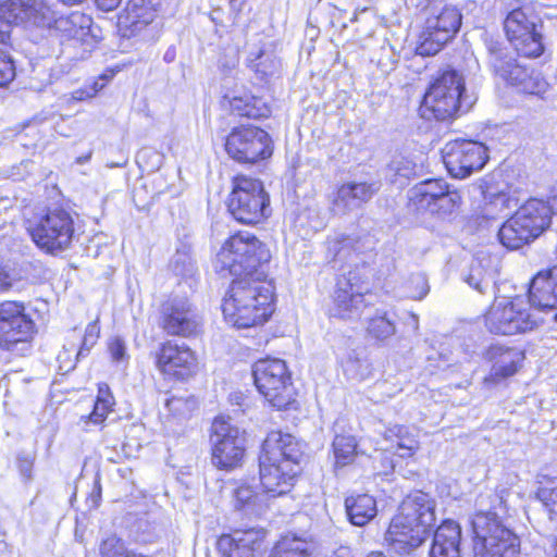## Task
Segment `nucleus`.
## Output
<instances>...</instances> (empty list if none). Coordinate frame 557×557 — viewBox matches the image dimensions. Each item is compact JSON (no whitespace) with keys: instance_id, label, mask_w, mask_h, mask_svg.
Listing matches in <instances>:
<instances>
[{"instance_id":"f257e3e1","label":"nucleus","mask_w":557,"mask_h":557,"mask_svg":"<svg viewBox=\"0 0 557 557\" xmlns=\"http://www.w3.org/2000/svg\"><path fill=\"white\" fill-rule=\"evenodd\" d=\"M301 446L290 434L271 432L259 456L260 483L273 497L286 494L300 471Z\"/></svg>"},{"instance_id":"f03ea898","label":"nucleus","mask_w":557,"mask_h":557,"mask_svg":"<svg viewBox=\"0 0 557 557\" xmlns=\"http://www.w3.org/2000/svg\"><path fill=\"white\" fill-rule=\"evenodd\" d=\"M435 500L421 491L404 498L386 532L395 552L410 554L425 541L435 524Z\"/></svg>"},{"instance_id":"7ed1b4c3","label":"nucleus","mask_w":557,"mask_h":557,"mask_svg":"<svg viewBox=\"0 0 557 557\" xmlns=\"http://www.w3.org/2000/svg\"><path fill=\"white\" fill-rule=\"evenodd\" d=\"M222 311L226 322L237 329L263 324L274 311L273 286L267 278H235Z\"/></svg>"},{"instance_id":"20e7f679","label":"nucleus","mask_w":557,"mask_h":557,"mask_svg":"<svg viewBox=\"0 0 557 557\" xmlns=\"http://www.w3.org/2000/svg\"><path fill=\"white\" fill-rule=\"evenodd\" d=\"M271 252L250 233L231 236L216 255L215 270L236 278H267Z\"/></svg>"},{"instance_id":"39448f33","label":"nucleus","mask_w":557,"mask_h":557,"mask_svg":"<svg viewBox=\"0 0 557 557\" xmlns=\"http://www.w3.org/2000/svg\"><path fill=\"white\" fill-rule=\"evenodd\" d=\"M556 213L547 201L529 199L499 228V243L508 249H518L537 238L550 224Z\"/></svg>"},{"instance_id":"423d86ee","label":"nucleus","mask_w":557,"mask_h":557,"mask_svg":"<svg viewBox=\"0 0 557 557\" xmlns=\"http://www.w3.org/2000/svg\"><path fill=\"white\" fill-rule=\"evenodd\" d=\"M510 287L506 283L495 284V299L490 308V332L515 335L532 331L537 325L528 300L521 296L500 295L502 289Z\"/></svg>"},{"instance_id":"0eeeda50","label":"nucleus","mask_w":557,"mask_h":557,"mask_svg":"<svg viewBox=\"0 0 557 557\" xmlns=\"http://www.w3.org/2000/svg\"><path fill=\"white\" fill-rule=\"evenodd\" d=\"M463 89V78L457 71L444 72L426 90L420 107L421 115L438 121L453 119L462 108Z\"/></svg>"},{"instance_id":"6e6552de","label":"nucleus","mask_w":557,"mask_h":557,"mask_svg":"<svg viewBox=\"0 0 557 557\" xmlns=\"http://www.w3.org/2000/svg\"><path fill=\"white\" fill-rule=\"evenodd\" d=\"M34 243L42 250L55 253L66 250L74 238V219L62 208L49 209L27 227Z\"/></svg>"},{"instance_id":"1a4fd4ad","label":"nucleus","mask_w":557,"mask_h":557,"mask_svg":"<svg viewBox=\"0 0 557 557\" xmlns=\"http://www.w3.org/2000/svg\"><path fill=\"white\" fill-rule=\"evenodd\" d=\"M252 374L258 391L273 407L286 409L295 400L294 387L284 360H258L253 364Z\"/></svg>"},{"instance_id":"9d476101","label":"nucleus","mask_w":557,"mask_h":557,"mask_svg":"<svg viewBox=\"0 0 557 557\" xmlns=\"http://www.w3.org/2000/svg\"><path fill=\"white\" fill-rule=\"evenodd\" d=\"M270 198L259 180L239 176L234 181L227 207L240 223L255 224L268 215Z\"/></svg>"},{"instance_id":"9b49d317","label":"nucleus","mask_w":557,"mask_h":557,"mask_svg":"<svg viewBox=\"0 0 557 557\" xmlns=\"http://www.w3.org/2000/svg\"><path fill=\"white\" fill-rule=\"evenodd\" d=\"M211 430L213 465L223 470L242 466L246 451V432L223 416L213 420Z\"/></svg>"},{"instance_id":"f8f14e48","label":"nucleus","mask_w":557,"mask_h":557,"mask_svg":"<svg viewBox=\"0 0 557 557\" xmlns=\"http://www.w3.org/2000/svg\"><path fill=\"white\" fill-rule=\"evenodd\" d=\"M54 12L46 0H5L0 2V44L10 40L12 24L51 27Z\"/></svg>"},{"instance_id":"ddd939ff","label":"nucleus","mask_w":557,"mask_h":557,"mask_svg":"<svg viewBox=\"0 0 557 557\" xmlns=\"http://www.w3.org/2000/svg\"><path fill=\"white\" fill-rule=\"evenodd\" d=\"M225 150L236 162L253 164L272 156V139L260 127L243 125L233 128L227 135Z\"/></svg>"},{"instance_id":"4468645a","label":"nucleus","mask_w":557,"mask_h":557,"mask_svg":"<svg viewBox=\"0 0 557 557\" xmlns=\"http://www.w3.org/2000/svg\"><path fill=\"white\" fill-rule=\"evenodd\" d=\"M458 191L448 190L441 180H426L409 190V203L418 212H430L438 218L450 215L460 205Z\"/></svg>"},{"instance_id":"2eb2a0df","label":"nucleus","mask_w":557,"mask_h":557,"mask_svg":"<svg viewBox=\"0 0 557 557\" xmlns=\"http://www.w3.org/2000/svg\"><path fill=\"white\" fill-rule=\"evenodd\" d=\"M159 326L169 335L189 338L197 336L202 320L187 297L174 296L160 308Z\"/></svg>"},{"instance_id":"dca6fc26","label":"nucleus","mask_w":557,"mask_h":557,"mask_svg":"<svg viewBox=\"0 0 557 557\" xmlns=\"http://www.w3.org/2000/svg\"><path fill=\"white\" fill-rule=\"evenodd\" d=\"M461 25V14L456 7L445 5L425 21L417 52L420 55H434L453 39Z\"/></svg>"},{"instance_id":"f3484780","label":"nucleus","mask_w":557,"mask_h":557,"mask_svg":"<svg viewBox=\"0 0 557 557\" xmlns=\"http://www.w3.org/2000/svg\"><path fill=\"white\" fill-rule=\"evenodd\" d=\"M443 162L456 178H466L481 170L487 161L486 147L478 141L455 139L442 149Z\"/></svg>"},{"instance_id":"a211bd4d","label":"nucleus","mask_w":557,"mask_h":557,"mask_svg":"<svg viewBox=\"0 0 557 557\" xmlns=\"http://www.w3.org/2000/svg\"><path fill=\"white\" fill-rule=\"evenodd\" d=\"M495 75L519 92L542 97L548 89V83L540 72L521 64L517 58L496 53L493 59Z\"/></svg>"},{"instance_id":"6ab92c4d","label":"nucleus","mask_w":557,"mask_h":557,"mask_svg":"<svg viewBox=\"0 0 557 557\" xmlns=\"http://www.w3.org/2000/svg\"><path fill=\"white\" fill-rule=\"evenodd\" d=\"M368 290V284L356 270L344 274L336 284L332 315L341 319L359 317L366 307L364 294Z\"/></svg>"},{"instance_id":"aec40b11","label":"nucleus","mask_w":557,"mask_h":557,"mask_svg":"<svg viewBox=\"0 0 557 557\" xmlns=\"http://www.w3.org/2000/svg\"><path fill=\"white\" fill-rule=\"evenodd\" d=\"M507 490H500L496 496L498 505L490 509V527L494 524L495 535H490V557H518V539L506 527L509 523L510 515L506 505ZM492 530L490 529V532Z\"/></svg>"},{"instance_id":"412c9836","label":"nucleus","mask_w":557,"mask_h":557,"mask_svg":"<svg viewBox=\"0 0 557 557\" xmlns=\"http://www.w3.org/2000/svg\"><path fill=\"white\" fill-rule=\"evenodd\" d=\"M504 28L508 40L519 53L528 58H537L543 53L542 35L522 10L511 11L504 22Z\"/></svg>"},{"instance_id":"4be33fe9","label":"nucleus","mask_w":557,"mask_h":557,"mask_svg":"<svg viewBox=\"0 0 557 557\" xmlns=\"http://www.w3.org/2000/svg\"><path fill=\"white\" fill-rule=\"evenodd\" d=\"M156 367L166 376L186 380L196 373L197 358L187 345L166 341L156 352Z\"/></svg>"},{"instance_id":"5701e85b","label":"nucleus","mask_w":557,"mask_h":557,"mask_svg":"<svg viewBox=\"0 0 557 557\" xmlns=\"http://www.w3.org/2000/svg\"><path fill=\"white\" fill-rule=\"evenodd\" d=\"M24 306L14 301L0 305V348L10 349L30 338L34 322L24 313Z\"/></svg>"},{"instance_id":"b1692460","label":"nucleus","mask_w":557,"mask_h":557,"mask_svg":"<svg viewBox=\"0 0 557 557\" xmlns=\"http://www.w3.org/2000/svg\"><path fill=\"white\" fill-rule=\"evenodd\" d=\"M379 186L368 182H347L337 187L330 198V211L345 216L362 208L377 193Z\"/></svg>"},{"instance_id":"393cba45","label":"nucleus","mask_w":557,"mask_h":557,"mask_svg":"<svg viewBox=\"0 0 557 557\" xmlns=\"http://www.w3.org/2000/svg\"><path fill=\"white\" fill-rule=\"evenodd\" d=\"M49 29L61 41L76 40L88 42L89 38H96L92 18L82 12L75 11L69 15L55 17Z\"/></svg>"},{"instance_id":"a878e982","label":"nucleus","mask_w":557,"mask_h":557,"mask_svg":"<svg viewBox=\"0 0 557 557\" xmlns=\"http://www.w3.org/2000/svg\"><path fill=\"white\" fill-rule=\"evenodd\" d=\"M262 539L263 532L260 530H236L232 534L222 535L218 541V548L226 557H255Z\"/></svg>"},{"instance_id":"bb28decb","label":"nucleus","mask_w":557,"mask_h":557,"mask_svg":"<svg viewBox=\"0 0 557 557\" xmlns=\"http://www.w3.org/2000/svg\"><path fill=\"white\" fill-rule=\"evenodd\" d=\"M528 302L543 310L557 307V265L534 275L529 287Z\"/></svg>"},{"instance_id":"cd10ccee","label":"nucleus","mask_w":557,"mask_h":557,"mask_svg":"<svg viewBox=\"0 0 557 557\" xmlns=\"http://www.w3.org/2000/svg\"><path fill=\"white\" fill-rule=\"evenodd\" d=\"M523 359L524 354L519 348L490 342V381H500L513 375Z\"/></svg>"},{"instance_id":"c85d7f7f","label":"nucleus","mask_w":557,"mask_h":557,"mask_svg":"<svg viewBox=\"0 0 557 557\" xmlns=\"http://www.w3.org/2000/svg\"><path fill=\"white\" fill-rule=\"evenodd\" d=\"M461 529L453 521L446 520L435 530L429 557H461Z\"/></svg>"},{"instance_id":"c756f323","label":"nucleus","mask_w":557,"mask_h":557,"mask_svg":"<svg viewBox=\"0 0 557 557\" xmlns=\"http://www.w3.org/2000/svg\"><path fill=\"white\" fill-rule=\"evenodd\" d=\"M348 520L357 527H363L373 520L377 513L376 502L369 494L349 496L345 499Z\"/></svg>"},{"instance_id":"7c9ffc66","label":"nucleus","mask_w":557,"mask_h":557,"mask_svg":"<svg viewBox=\"0 0 557 557\" xmlns=\"http://www.w3.org/2000/svg\"><path fill=\"white\" fill-rule=\"evenodd\" d=\"M384 438L389 443L385 447L403 458L411 457L419 448V442L409 428L404 425H393L384 434Z\"/></svg>"},{"instance_id":"2f4dec72","label":"nucleus","mask_w":557,"mask_h":557,"mask_svg":"<svg viewBox=\"0 0 557 557\" xmlns=\"http://www.w3.org/2000/svg\"><path fill=\"white\" fill-rule=\"evenodd\" d=\"M153 20L154 10L146 4L145 0H129L124 14L120 17L121 23L128 27L133 34L140 32Z\"/></svg>"},{"instance_id":"473e14b6","label":"nucleus","mask_w":557,"mask_h":557,"mask_svg":"<svg viewBox=\"0 0 557 557\" xmlns=\"http://www.w3.org/2000/svg\"><path fill=\"white\" fill-rule=\"evenodd\" d=\"M228 100L230 109L239 116L249 119H259L269 114V109L261 98H257L249 92L242 95H225Z\"/></svg>"},{"instance_id":"72a5a7b5","label":"nucleus","mask_w":557,"mask_h":557,"mask_svg":"<svg viewBox=\"0 0 557 557\" xmlns=\"http://www.w3.org/2000/svg\"><path fill=\"white\" fill-rule=\"evenodd\" d=\"M248 66L261 79L272 76L278 72L280 61L272 50L262 47L257 51H250L247 58Z\"/></svg>"},{"instance_id":"f704fd0d","label":"nucleus","mask_w":557,"mask_h":557,"mask_svg":"<svg viewBox=\"0 0 557 557\" xmlns=\"http://www.w3.org/2000/svg\"><path fill=\"white\" fill-rule=\"evenodd\" d=\"M312 545L298 536L286 535L273 547L270 557H311Z\"/></svg>"},{"instance_id":"c9c22d12","label":"nucleus","mask_w":557,"mask_h":557,"mask_svg":"<svg viewBox=\"0 0 557 557\" xmlns=\"http://www.w3.org/2000/svg\"><path fill=\"white\" fill-rule=\"evenodd\" d=\"M474 557H487V512L478 510L471 518Z\"/></svg>"},{"instance_id":"e433bc0d","label":"nucleus","mask_w":557,"mask_h":557,"mask_svg":"<svg viewBox=\"0 0 557 557\" xmlns=\"http://www.w3.org/2000/svg\"><path fill=\"white\" fill-rule=\"evenodd\" d=\"M326 245L327 257H330L334 262H343L356 257L355 240L349 236L339 235L334 238H330L327 239Z\"/></svg>"},{"instance_id":"4c0bfd02","label":"nucleus","mask_w":557,"mask_h":557,"mask_svg":"<svg viewBox=\"0 0 557 557\" xmlns=\"http://www.w3.org/2000/svg\"><path fill=\"white\" fill-rule=\"evenodd\" d=\"M343 369L348 379L356 381L366 380L372 373L368 359L356 351L348 354L347 358L343 361Z\"/></svg>"},{"instance_id":"58836bf2","label":"nucleus","mask_w":557,"mask_h":557,"mask_svg":"<svg viewBox=\"0 0 557 557\" xmlns=\"http://www.w3.org/2000/svg\"><path fill=\"white\" fill-rule=\"evenodd\" d=\"M332 446L336 466L344 467L354 461L357 449V442L354 436L336 435Z\"/></svg>"},{"instance_id":"ea45409f","label":"nucleus","mask_w":557,"mask_h":557,"mask_svg":"<svg viewBox=\"0 0 557 557\" xmlns=\"http://www.w3.org/2000/svg\"><path fill=\"white\" fill-rule=\"evenodd\" d=\"M484 256L478 255L470 264L469 272L465 277V282L480 294L485 293L486 287V264Z\"/></svg>"},{"instance_id":"a19ab883","label":"nucleus","mask_w":557,"mask_h":557,"mask_svg":"<svg viewBox=\"0 0 557 557\" xmlns=\"http://www.w3.org/2000/svg\"><path fill=\"white\" fill-rule=\"evenodd\" d=\"M516 206L517 201L504 189L493 195L490 191V220L497 216H507Z\"/></svg>"},{"instance_id":"79ce46f5","label":"nucleus","mask_w":557,"mask_h":557,"mask_svg":"<svg viewBox=\"0 0 557 557\" xmlns=\"http://www.w3.org/2000/svg\"><path fill=\"white\" fill-rule=\"evenodd\" d=\"M368 332L376 339H386L395 334L396 326L386 313H377L370 319Z\"/></svg>"},{"instance_id":"37998d69","label":"nucleus","mask_w":557,"mask_h":557,"mask_svg":"<svg viewBox=\"0 0 557 557\" xmlns=\"http://www.w3.org/2000/svg\"><path fill=\"white\" fill-rule=\"evenodd\" d=\"M164 405L173 416L187 417L197 408V400L173 395L164 400Z\"/></svg>"},{"instance_id":"c03bdc74","label":"nucleus","mask_w":557,"mask_h":557,"mask_svg":"<svg viewBox=\"0 0 557 557\" xmlns=\"http://www.w3.org/2000/svg\"><path fill=\"white\" fill-rule=\"evenodd\" d=\"M541 487L537 491L539 499L546 506H554L550 509L552 512L557 513V484L554 479L546 475H541L539 481Z\"/></svg>"},{"instance_id":"a18cd8bd","label":"nucleus","mask_w":557,"mask_h":557,"mask_svg":"<svg viewBox=\"0 0 557 557\" xmlns=\"http://www.w3.org/2000/svg\"><path fill=\"white\" fill-rule=\"evenodd\" d=\"M114 405L109 403L107 399H102L101 401H95L94 409L90 412V414L86 417H82V420L85 421V423H92L95 425H100L104 422L110 411H112Z\"/></svg>"},{"instance_id":"49530a36","label":"nucleus","mask_w":557,"mask_h":557,"mask_svg":"<svg viewBox=\"0 0 557 557\" xmlns=\"http://www.w3.org/2000/svg\"><path fill=\"white\" fill-rule=\"evenodd\" d=\"M99 333H100V327L98 325V321L90 322L86 326L83 342H82L81 348L77 352V358H83L90 351L92 346L97 343Z\"/></svg>"},{"instance_id":"de8ad7c7","label":"nucleus","mask_w":557,"mask_h":557,"mask_svg":"<svg viewBox=\"0 0 557 557\" xmlns=\"http://www.w3.org/2000/svg\"><path fill=\"white\" fill-rule=\"evenodd\" d=\"M126 550L124 543L114 535L103 540L100 545L102 557H123Z\"/></svg>"},{"instance_id":"09e8293b","label":"nucleus","mask_w":557,"mask_h":557,"mask_svg":"<svg viewBox=\"0 0 557 557\" xmlns=\"http://www.w3.org/2000/svg\"><path fill=\"white\" fill-rule=\"evenodd\" d=\"M15 76V67L11 57L0 49V87L7 86Z\"/></svg>"},{"instance_id":"8fccbe9b","label":"nucleus","mask_w":557,"mask_h":557,"mask_svg":"<svg viewBox=\"0 0 557 557\" xmlns=\"http://www.w3.org/2000/svg\"><path fill=\"white\" fill-rule=\"evenodd\" d=\"M411 284L414 286V290L411 293V297L417 300L423 299L430 292L428 278L422 273L413 274L410 278Z\"/></svg>"},{"instance_id":"3c124183","label":"nucleus","mask_w":557,"mask_h":557,"mask_svg":"<svg viewBox=\"0 0 557 557\" xmlns=\"http://www.w3.org/2000/svg\"><path fill=\"white\" fill-rule=\"evenodd\" d=\"M108 348L113 361L122 362L128 359V356L126 354V345L122 338L114 337L110 339Z\"/></svg>"},{"instance_id":"603ef678","label":"nucleus","mask_w":557,"mask_h":557,"mask_svg":"<svg viewBox=\"0 0 557 557\" xmlns=\"http://www.w3.org/2000/svg\"><path fill=\"white\" fill-rule=\"evenodd\" d=\"M255 493L249 486H240L235 491V497L237 503L245 505L253 497Z\"/></svg>"},{"instance_id":"864d4df0","label":"nucleus","mask_w":557,"mask_h":557,"mask_svg":"<svg viewBox=\"0 0 557 557\" xmlns=\"http://www.w3.org/2000/svg\"><path fill=\"white\" fill-rule=\"evenodd\" d=\"M109 400V403H111L112 405H114V398L110 392V388L107 384L102 383V384H99V387H98V395H97V399L96 401H101V400Z\"/></svg>"},{"instance_id":"5fc2aeb1","label":"nucleus","mask_w":557,"mask_h":557,"mask_svg":"<svg viewBox=\"0 0 557 557\" xmlns=\"http://www.w3.org/2000/svg\"><path fill=\"white\" fill-rule=\"evenodd\" d=\"M97 91H98V89L96 87L91 91L85 90V89H77L72 92L71 98L74 101H83V100L94 97Z\"/></svg>"},{"instance_id":"6e6d98bb","label":"nucleus","mask_w":557,"mask_h":557,"mask_svg":"<svg viewBox=\"0 0 557 557\" xmlns=\"http://www.w3.org/2000/svg\"><path fill=\"white\" fill-rule=\"evenodd\" d=\"M18 468H20L21 474L25 479L30 480L33 462L27 458L18 459Z\"/></svg>"},{"instance_id":"4d7b16f0","label":"nucleus","mask_w":557,"mask_h":557,"mask_svg":"<svg viewBox=\"0 0 557 557\" xmlns=\"http://www.w3.org/2000/svg\"><path fill=\"white\" fill-rule=\"evenodd\" d=\"M121 0H96L98 8L102 11H112L116 9Z\"/></svg>"},{"instance_id":"13d9d810","label":"nucleus","mask_w":557,"mask_h":557,"mask_svg":"<svg viewBox=\"0 0 557 557\" xmlns=\"http://www.w3.org/2000/svg\"><path fill=\"white\" fill-rule=\"evenodd\" d=\"M12 285L13 283L10 275L0 269V293L9 290Z\"/></svg>"},{"instance_id":"bf43d9fd","label":"nucleus","mask_w":557,"mask_h":557,"mask_svg":"<svg viewBox=\"0 0 557 557\" xmlns=\"http://www.w3.org/2000/svg\"><path fill=\"white\" fill-rule=\"evenodd\" d=\"M331 557H355V556L352 555L349 547L339 546L332 553Z\"/></svg>"},{"instance_id":"052dcab7","label":"nucleus","mask_w":557,"mask_h":557,"mask_svg":"<svg viewBox=\"0 0 557 557\" xmlns=\"http://www.w3.org/2000/svg\"><path fill=\"white\" fill-rule=\"evenodd\" d=\"M547 203L555 212H557V183L550 189V196L547 200Z\"/></svg>"},{"instance_id":"680f3d73","label":"nucleus","mask_w":557,"mask_h":557,"mask_svg":"<svg viewBox=\"0 0 557 557\" xmlns=\"http://www.w3.org/2000/svg\"><path fill=\"white\" fill-rule=\"evenodd\" d=\"M100 497H101V487L97 483L94 492L91 493V500H92L95 507L98 506Z\"/></svg>"},{"instance_id":"e2e57ef3","label":"nucleus","mask_w":557,"mask_h":557,"mask_svg":"<svg viewBox=\"0 0 557 557\" xmlns=\"http://www.w3.org/2000/svg\"><path fill=\"white\" fill-rule=\"evenodd\" d=\"M410 317L412 319L411 325H412L413 330L418 331L419 330V318H418V315L414 314V313H411Z\"/></svg>"},{"instance_id":"0e129e2a","label":"nucleus","mask_w":557,"mask_h":557,"mask_svg":"<svg viewBox=\"0 0 557 557\" xmlns=\"http://www.w3.org/2000/svg\"><path fill=\"white\" fill-rule=\"evenodd\" d=\"M62 3L66 5H75L82 3L84 0H60Z\"/></svg>"},{"instance_id":"69168bd1","label":"nucleus","mask_w":557,"mask_h":557,"mask_svg":"<svg viewBox=\"0 0 557 557\" xmlns=\"http://www.w3.org/2000/svg\"><path fill=\"white\" fill-rule=\"evenodd\" d=\"M476 188H478V190H479L480 195H481L483 198H485V195H486V190H485V188H484L482 185H479Z\"/></svg>"},{"instance_id":"338daca9","label":"nucleus","mask_w":557,"mask_h":557,"mask_svg":"<svg viewBox=\"0 0 557 557\" xmlns=\"http://www.w3.org/2000/svg\"><path fill=\"white\" fill-rule=\"evenodd\" d=\"M395 170H396V172H397L399 175H401V176H408V174H409V171H406V172L401 173V171H400V169H399V168H395Z\"/></svg>"},{"instance_id":"774afa93","label":"nucleus","mask_w":557,"mask_h":557,"mask_svg":"<svg viewBox=\"0 0 557 557\" xmlns=\"http://www.w3.org/2000/svg\"><path fill=\"white\" fill-rule=\"evenodd\" d=\"M500 172H502V171H494V172H493V175H492L493 180H495L497 176H499V175H500Z\"/></svg>"}]
</instances>
